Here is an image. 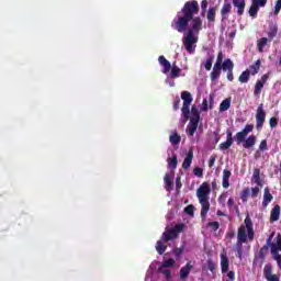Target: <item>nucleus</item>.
<instances>
[{"label": "nucleus", "instance_id": "1", "mask_svg": "<svg viewBox=\"0 0 281 281\" xmlns=\"http://www.w3.org/2000/svg\"><path fill=\"white\" fill-rule=\"evenodd\" d=\"M195 14H199V2L196 0L187 1L181 11L177 13V20L171 22V27L176 32L183 33L188 30L191 21V29L188 30L183 40L184 49L189 54H194L196 47L194 44L199 42V37L194 34H199L200 30H203V20L200 16H194Z\"/></svg>", "mask_w": 281, "mask_h": 281}, {"label": "nucleus", "instance_id": "2", "mask_svg": "<svg viewBox=\"0 0 281 281\" xmlns=\"http://www.w3.org/2000/svg\"><path fill=\"white\" fill-rule=\"evenodd\" d=\"M245 225H240L237 231V243L235 245L236 251H243V244L247 243V235L249 240H254V222L249 215L244 220Z\"/></svg>", "mask_w": 281, "mask_h": 281}, {"label": "nucleus", "instance_id": "3", "mask_svg": "<svg viewBox=\"0 0 281 281\" xmlns=\"http://www.w3.org/2000/svg\"><path fill=\"white\" fill-rule=\"evenodd\" d=\"M210 192H212V189L207 182H203L196 190V196L199 199V203L201 204L202 221L207 218V213L210 212Z\"/></svg>", "mask_w": 281, "mask_h": 281}, {"label": "nucleus", "instance_id": "4", "mask_svg": "<svg viewBox=\"0 0 281 281\" xmlns=\"http://www.w3.org/2000/svg\"><path fill=\"white\" fill-rule=\"evenodd\" d=\"M201 121V112L196 105H192L191 108V117L189 123V132L188 135L192 137L196 130L199 128V122Z\"/></svg>", "mask_w": 281, "mask_h": 281}, {"label": "nucleus", "instance_id": "5", "mask_svg": "<svg viewBox=\"0 0 281 281\" xmlns=\"http://www.w3.org/2000/svg\"><path fill=\"white\" fill-rule=\"evenodd\" d=\"M186 224H177L173 228L167 229L162 233L161 240L164 243H168L170 240H175V238H179V234L183 232Z\"/></svg>", "mask_w": 281, "mask_h": 281}, {"label": "nucleus", "instance_id": "6", "mask_svg": "<svg viewBox=\"0 0 281 281\" xmlns=\"http://www.w3.org/2000/svg\"><path fill=\"white\" fill-rule=\"evenodd\" d=\"M181 100H183L181 112H182L183 119L186 120V122H188V120H190V104H192V100H193L192 93H190L189 91H182Z\"/></svg>", "mask_w": 281, "mask_h": 281}, {"label": "nucleus", "instance_id": "7", "mask_svg": "<svg viewBox=\"0 0 281 281\" xmlns=\"http://www.w3.org/2000/svg\"><path fill=\"white\" fill-rule=\"evenodd\" d=\"M267 120V112H265V106L261 103L257 108V113H256V128L257 131H262V127L265 126V121Z\"/></svg>", "mask_w": 281, "mask_h": 281}, {"label": "nucleus", "instance_id": "8", "mask_svg": "<svg viewBox=\"0 0 281 281\" xmlns=\"http://www.w3.org/2000/svg\"><path fill=\"white\" fill-rule=\"evenodd\" d=\"M254 132V124H247L245 125V127L243 128L241 132H238L236 135H235V142L237 143V145L239 146V144L244 143L245 139H247V135L249 133H252Z\"/></svg>", "mask_w": 281, "mask_h": 281}, {"label": "nucleus", "instance_id": "9", "mask_svg": "<svg viewBox=\"0 0 281 281\" xmlns=\"http://www.w3.org/2000/svg\"><path fill=\"white\" fill-rule=\"evenodd\" d=\"M267 5V0H252V3L249 8V15L256 19L258 16V10Z\"/></svg>", "mask_w": 281, "mask_h": 281}, {"label": "nucleus", "instance_id": "10", "mask_svg": "<svg viewBox=\"0 0 281 281\" xmlns=\"http://www.w3.org/2000/svg\"><path fill=\"white\" fill-rule=\"evenodd\" d=\"M267 80H269V75H262L260 80H257L254 88V95L256 98L260 97V93H262V89H265V85H267Z\"/></svg>", "mask_w": 281, "mask_h": 281}, {"label": "nucleus", "instance_id": "11", "mask_svg": "<svg viewBox=\"0 0 281 281\" xmlns=\"http://www.w3.org/2000/svg\"><path fill=\"white\" fill-rule=\"evenodd\" d=\"M263 278L267 281H280V277H278V274H273V266H271V263H267L263 267Z\"/></svg>", "mask_w": 281, "mask_h": 281}, {"label": "nucleus", "instance_id": "12", "mask_svg": "<svg viewBox=\"0 0 281 281\" xmlns=\"http://www.w3.org/2000/svg\"><path fill=\"white\" fill-rule=\"evenodd\" d=\"M193 268L192 261L187 262V265L180 269V280H188Z\"/></svg>", "mask_w": 281, "mask_h": 281}, {"label": "nucleus", "instance_id": "13", "mask_svg": "<svg viewBox=\"0 0 281 281\" xmlns=\"http://www.w3.org/2000/svg\"><path fill=\"white\" fill-rule=\"evenodd\" d=\"M158 63L162 67V74H170V69H172V66L164 55H160L158 57Z\"/></svg>", "mask_w": 281, "mask_h": 281}, {"label": "nucleus", "instance_id": "14", "mask_svg": "<svg viewBox=\"0 0 281 281\" xmlns=\"http://www.w3.org/2000/svg\"><path fill=\"white\" fill-rule=\"evenodd\" d=\"M234 8H237V14L238 16H243L245 14V7L247 3L245 0H233Z\"/></svg>", "mask_w": 281, "mask_h": 281}, {"label": "nucleus", "instance_id": "15", "mask_svg": "<svg viewBox=\"0 0 281 281\" xmlns=\"http://www.w3.org/2000/svg\"><path fill=\"white\" fill-rule=\"evenodd\" d=\"M280 205L276 204L270 211V223H276L280 221Z\"/></svg>", "mask_w": 281, "mask_h": 281}, {"label": "nucleus", "instance_id": "16", "mask_svg": "<svg viewBox=\"0 0 281 281\" xmlns=\"http://www.w3.org/2000/svg\"><path fill=\"white\" fill-rule=\"evenodd\" d=\"M192 159H194V151L192 149H189V151L182 162L183 170H188V168H190V166H192Z\"/></svg>", "mask_w": 281, "mask_h": 281}, {"label": "nucleus", "instance_id": "17", "mask_svg": "<svg viewBox=\"0 0 281 281\" xmlns=\"http://www.w3.org/2000/svg\"><path fill=\"white\" fill-rule=\"evenodd\" d=\"M273 201V195L269 191V187H266L263 190V201H262V207H268L269 203Z\"/></svg>", "mask_w": 281, "mask_h": 281}, {"label": "nucleus", "instance_id": "18", "mask_svg": "<svg viewBox=\"0 0 281 281\" xmlns=\"http://www.w3.org/2000/svg\"><path fill=\"white\" fill-rule=\"evenodd\" d=\"M221 71H223V66H213V70L210 74V79L212 82H215V80H218V78H221Z\"/></svg>", "mask_w": 281, "mask_h": 281}, {"label": "nucleus", "instance_id": "19", "mask_svg": "<svg viewBox=\"0 0 281 281\" xmlns=\"http://www.w3.org/2000/svg\"><path fill=\"white\" fill-rule=\"evenodd\" d=\"M221 269L222 273H227L229 271V258H227V255L221 254Z\"/></svg>", "mask_w": 281, "mask_h": 281}, {"label": "nucleus", "instance_id": "20", "mask_svg": "<svg viewBox=\"0 0 281 281\" xmlns=\"http://www.w3.org/2000/svg\"><path fill=\"white\" fill-rule=\"evenodd\" d=\"M241 144L243 148H246V150H249V148H254V146H256V135H250L249 137L245 138Z\"/></svg>", "mask_w": 281, "mask_h": 281}, {"label": "nucleus", "instance_id": "21", "mask_svg": "<svg viewBox=\"0 0 281 281\" xmlns=\"http://www.w3.org/2000/svg\"><path fill=\"white\" fill-rule=\"evenodd\" d=\"M232 13V3L225 2L221 9L222 21H225Z\"/></svg>", "mask_w": 281, "mask_h": 281}, {"label": "nucleus", "instance_id": "22", "mask_svg": "<svg viewBox=\"0 0 281 281\" xmlns=\"http://www.w3.org/2000/svg\"><path fill=\"white\" fill-rule=\"evenodd\" d=\"M232 177V171L229 169H224L222 175V187L227 189L229 188V178Z\"/></svg>", "mask_w": 281, "mask_h": 281}, {"label": "nucleus", "instance_id": "23", "mask_svg": "<svg viewBox=\"0 0 281 281\" xmlns=\"http://www.w3.org/2000/svg\"><path fill=\"white\" fill-rule=\"evenodd\" d=\"M181 76V68H179V66H177V61H175L171 65V69H170V78L172 80L179 78Z\"/></svg>", "mask_w": 281, "mask_h": 281}, {"label": "nucleus", "instance_id": "24", "mask_svg": "<svg viewBox=\"0 0 281 281\" xmlns=\"http://www.w3.org/2000/svg\"><path fill=\"white\" fill-rule=\"evenodd\" d=\"M167 249H168V246H166V244H164L162 239H160L156 243V251H157V254H159V256H164V254H166Z\"/></svg>", "mask_w": 281, "mask_h": 281}, {"label": "nucleus", "instance_id": "25", "mask_svg": "<svg viewBox=\"0 0 281 281\" xmlns=\"http://www.w3.org/2000/svg\"><path fill=\"white\" fill-rule=\"evenodd\" d=\"M206 20L209 23H214L216 21V9L214 7L209 8L206 13Z\"/></svg>", "mask_w": 281, "mask_h": 281}, {"label": "nucleus", "instance_id": "26", "mask_svg": "<svg viewBox=\"0 0 281 281\" xmlns=\"http://www.w3.org/2000/svg\"><path fill=\"white\" fill-rule=\"evenodd\" d=\"M169 142L173 146L181 144V136L177 133V131L172 132V134L169 136Z\"/></svg>", "mask_w": 281, "mask_h": 281}, {"label": "nucleus", "instance_id": "27", "mask_svg": "<svg viewBox=\"0 0 281 281\" xmlns=\"http://www.w3.org/2000/svg\"><path fill=\"white\" fill-rule=\"evenodd\" d=\"M223 71H234V61L232 59H225L222 64Z\"/></svg>", "mask_w": 281, "mask_h": 281}, {"label": "nucleus", "instance_id": "28", "mask_svg": "<svg viewBox=\"0 0 281 281\" xmlns=\"http://www.w3.org/2000/svg\"><path fill=\"white\" fill-rule=\"evenodd\" d=\"M260 65H261L260 59H257L255 61V64L249 66V70L248 71H250L251 76H256V74H258L260 71Z\"/></svg>", "mask_w": 281, "mask_h": 281}, {"label": "nucleus", "instance_id": "29", "mask_svg": "<svg viewBox=\"0 0 281 281\" xmlns=\"http://www.w3.org/2000/svg\"><path fill=\"white\" fill-rule=\"evenodd\" d=\"M229 106H232V99L227 98L223 100L222 103L220 104V112L223 113L225 111H228Z\"/></svg>", "mask_w": 281, "mask_h": 281}, {"label": "nucleus", "instance_id": "30", "mask_svg": "<svg viewBox=\"0 0 281 281\" xmlns=\"http://www.w3.org/2000/svg\"><path fill=\"white\" fill-rule=\"evenodd\" d=\"M252 179H254L255 183H257V186H259V188H262V180L260 179V169L259 168L254 169Z\"/></svg>", "mask_w": 281, "mask_h": 281}, {"label": "nucleus", "instance_id": "31", "mask_svg": "<svg viewBox=\"0 0 281 281\" xmlns=\"http://www.w3.org/2000/svg\"><path fill=\"white\" fill-rule=\"evenodd\" d=\"M267 43H269V40L267 37H261L257 42V48H258V52H260V54H262V52H265V47H267Z\"/></svg>", "mask_w": 281, "mask_h": 281}, {"label": "nucleus", "instance_id": "32", "mask_svg": "<svg viewBox=\"0 0 281 281\" xmlns=\"http://www.w3.org/2000/svg\"><path fill=\"white\" fill-rule=\"evenodd\" d=\"M251 76V72L249 71V69L243 71L238 78L239 82L241 83H247L249 82V78Z\"/></svg>", "mask_w": 281, "mask_h": 281}, {"label": "nucleus", "instance_id": "33", "mask_svg": "<svg viewBox=\"0 0 281 281\" xmlns=\"http://www.w3.org/2000/svg\"><path fill=\"white\" fill-rule=\"evenodd\" d=\"M269 254V246L265 245L260 248L259 252H258V258L260 260H263L267 258V255Z\"/></svg>", "mask_w": 281, "mask_h": 281}, {"label": "nucleus", "instance_id": "34", "mask_svg": "<svg viewBox=\"0 0 281 281\" xmlns=\"http://www.w3.org/2000/svg\"><path fill=\"white\" fill-rule=\"evenodd\" d=\"M167 161L171 170H175L179 164V159L177 158V155H173L171 158H168Z\"/></svg>", "mask_w": 281, "mask_h": 281}, {"label": "nucleus", "instance_id": "35", "mask_svg": "<svg viewBox=\"0 0 281 281\" xmlns=\"http://www.w3.org/2000/svg\"><path fill=\"white\" fill-rule=\"evenodd\" d=\"M164 181H165L166 190L169 191L172 188V176H170L169 173H166L164 177Z\"/></svg>", "mask_w": 281, "mask_h": 281}, {"label": "nucleus", "instance_id": "36", "mask_svg": "<svg viewBox=\"0 0 281 281\" xmlns=\"http://www.w3.org/2000/svg\"><path fill=\"white\" fill-rule=\"evenodd\" d=\"M273 247H274L276 251H281V235L280 234L277 235V244H271V250H273Z\"/></svg>", "mask_w": 281, "mask_h": 281}, {"label": "nucleus", "instance_id": "37", "mask_svg": "<svg viewBox=\"0 0 281 281\" xmlns=\"http://www.w3.org/2000/svg\"><path fill=\"white\" fill-rule=\"evenodd\" d=\"M278 251L279 250H276V247H273L271 250V254H272L273 260H276L278 265H281V255Z\"/></svg>", "mask_w": 281, "mask_h": 281}, {"label": "nucleus", "instance_id": "38", "mask_svg": "<svg viewBox=\"0 0 281 281\" xmlns=\"http://www.w3.org/2000/svg\"><path fill=\"white\" fill-rule=\"evenodd\" d=\"M161 267H162V269H168L170 267H175V259L169 258L168 260L162 261Z\"/></svg>", "mask_w": 281, "mask_h": 281}, {"label": "nucleus", "instance_id": "39", "mask_svg": "<svg viewBox=\"0 0 281 281\" xmlns=\"http://www.w3.org/2000/svg\"><path fill=\"white\" fill-rule=\"evenodd\" d=\"M206 227H211L213 232H218V228L221 227V224L218 222H209L206 224Z\"/></svg>", "mask_w": 281, "mask_h": 281}, {"label": "nucleus", "instance_id": "40", "mask_svg": "<svg viewBox=\"0 0 281 281\" xmlns=\"http://www.w3.org/2000/svg\"><path fill=\"white\" fill-rule=\"evenodd\" d=\"M206 265H207V269H209V271H211V273H214V271H216V263H214V261L212 259H207Z\"/></svg>", "mask_w": 281, "mask_h": 281}, {"label": "nucleus", "instance_id": "41", "mask_svg": "<svg viewBox=\"0 0 281 281\" xmlns=\"http://www.w3.org/2000/svg\"><path fill=\"white\" fill-rule=\"evenodd\" d=\"M232 142L226 140L220 144V150H227L228 148H232Z\"/></svg>", "mask_w": 281, "mask_h": 281}, {"label": "nucleus", "instance_id": "42", "mask_svg": "<svg viewBox=\"0 0 281 281\" xmlns=\"http://www.w3.org/2000/svg\"><path fill=\"white\" fill-rule=\"evenodd\" d=\"M214 63V57H210L206 59L205 64H204V68L206 69V71H211L212 70V64Z\"/></svg>", "mask_w": 281, "mask_h": 281}, {"label": "nucleus", "instance_id": "43", "mask_svg": "<svg viewBox=\"0 0 281 281\" xmlns=\"http://www.w3.org/2000/svg\"><path fill=\"white\" fill-rule=\"evenodd\" d=\"M158 271L160 273H162V276H165L167 278V280H170V278L172 277V271H170L168 269L159 268Z\"/></svg>", "mask_w": 281, "mask_h": 281}, {"label": "nucleus", "instance_id": "44", "mask_svg": "<svg viewBox=\"0 0 281 281\" xmlns=\"http://www.w3.org/2000/svg\"><path fill=\"white\" fill-rule=\"evenodd\" d=\"M248 196H249V188L241 191L240 199H241L243 203H247Z\"/></svg>", "mask_w": 281, "mask_h": 281}, {"label": "nucleus", "instance_id": "45", "mask_svg": "<svg viewBox=\"0 0 281 281\" xmlns=\"http://www.w3.org/2000/svg\"><path fill=\"white\" fill-rule=\"evenodd\" d=\"M223 52H220L218 54H217V58H216V61H215V66H217V67H223Z\"/></svg>", "mask_w": 281, "mask_h": 281}, {"label": "nucleus", "instance_id": "46", "mask_svg": "<svg viewBox=\"0 0 281 281\" xmlns=\"http://www.w3.org/2000/svg\"><path fill=\"white\" fill-rule=\"evenodd\" d=\"M278 36V29L277 27H272L269 32H268V38H270V41H273V37Z\"/></svg>", "mask_w": 281, "mask_h": 281}, {"label": "nucleus", "instance_id": "47", "mask_svg": "<svg viewBox=\"0 0 281 281\" xmlns=\"http://www.w3.org/2000/svg\"><path fill=\"white\" fill-rule=\"evenodd\" d=\"M186 214H189V216H194V205L190 204L187 207H184Z\"/></svg>", "mask_w": 281, "mask_h": 281}, {"label": "nucleus", "instance_id": "48", "mask_svg": "<svg viewBox=\"0 0 281 281\" xmlns=\"http://www.w3.org/2000/svg\"><path fill=\"white\" fill-rule=\"evenodd\" d=\"M193 175H194L195 177H199V178L203 177V168H201V167H195V168L193 169Z\"/></svg>", "mask_w": 281, "mask_h": 281}, {"label": "nucleus", "instance_id": "49", "mask_svg": "<svg viewBox=\"0 0 281 281\" xmlns=\"http://www.w3.org/2000/svg\"><path fill=\"white\" fill-rule=\"evenodd\" d=\"M259 150L261 153H265V150H269V147L267 146V139H263V140L260 142Z\"/></svg>", "mask_w": 281, "mask_h": 281}, {"label": "nucleus", "instance_id": "50", "mask_svg": "<svg viewBox=\"0 0 281 281\" xmlns=\"http://www.w3.org/2000/svg\"><path fill=\"white\" fill-rule=\"evenodd\" d=\"M181 105V99L176 97L173 100V111H179V106Z\"/></svg>", "mask_w": 281, "mask_h": 281}, {"label": "nucleus", "instance_id": "51", "mask_svg": "<svg viewBox=\"0 0 281 281\" xmlns=\"http://www.w3.org/2000/svg\"><path fill=\"white\" fill-rule=\"evenodd\" d=\"M270 128H276L278 126V117L272 116L269 120Z\"/></svg>", "mask_w": 281, "mask_h": 281}, {"label": "nucleus", "instance_id": "52", "mask_svg": "<svg viewBox=\"0 0 281 281\" xmlns=\"http://www.w3.org/2000/svg\"><path fill=\"white\" fill-rule=\"evenodd\" d=\"M281 10V0H278L276 5H274V15L278 16L280 14Z\"/></svg>", "mask_w": 281, "mask_h": 281}, {"label": "nucleus", "instance_id": "53", "mask_svg": "<svg viewBox=\"0 0 281 281\" xmlns=\"http://www.w3.org/2000/svg\"><path fill=\"white\" fill-rule=\"evenodd\" d=\"M227 200V194L225 193H222L220 196H218V203L223 206H225V201Z\"/></svg>", "mask_w": 281, "mask_h": 281}, {"label": "nucleus", "instance_id": "54", "mask_svg": "<svg viewBox=\"0 0 281 281\" xmlns=\"http://www.w3.org/2000/svg\"><path fill=\"white\" fill-rule=\"evenodd\" d=\"M259 192H260V188H258V187L252 188L251 189L252 199H256V196H258Z\"/></svg>", "mask_w": 281, "mask_h": 281}, {"label": "nucleus", "instance_id": "55", "mask_svg": "<svg viewBox=\"0 0 281 281\" xmlns=\"http://www.w3.org/2000/svg\"><path fill=\"white\" fill-rule=\"evenodd\" d=\"M214 164H216V156H211L209 159V168H214Z\"/></svg>", "mask_w": 281, "mask_h": 281}, {"label": "nucleus", "instance_id": "56", "mask_svg": "<svg viewBox=\"0 0 281 281\" xmlns=\"http://www.w3.org/2000/svg\"><path fill=\"white\" fill-rule=\"evenodd\" d=\"M226 78L229 80V82H234V70H227Z\"/></svg>", "mask_w": 281, "mask_h": 281}, {"label": "nucleus", "instance_id": "57", "mask_svg": "<svg viewBox=\"0 0 281 281\" xmlns=\"http://www.w3.org/2000/svg\"><path fill=\"white\" fill-rule=\"evenodd\" d=\"M226 142H231L234 144V137L232 135V131L229 130L226 132Z\"/></svg>", "mask_w": 281, "mask_h": 281}, {"label": "nucleus", "instance_id": "58", "mask_svg": "<svg viewBox=\"0 0 281 281\" xmlns=\"http://www.w3.org/2000/svg\"><path fill=\"white\" fill-rule=\"evenodd\" d=\"M201 10L202 12H207V0H202Z\"/></svg>", "mask_w": 281, "mask_h": 281}, {"label": "nucleus", "instance_id": "59", "mask_svg": "<svg viewBox=\"0 0 281 281\" xmlns=\"http://www.w3.org/2000/svg\"><path fill=\"white\" fill-rule=\"evenodd\" d=\"M181 254H183V249L182 248L173 249V255L176 256V258H179V256H181Z\"/></svg>", "mask_w": 281, "mask_h": 281}, {"label": "nucleus", "instance_id": "60", "mask_svg": "<svg viewBox=\"0 0 281 281\" xmlns=\"http://www.w3.org/2000/svg\"><path fill=\"white\" fill-rule=\"evenodd\" d=\"M227 278H228V280H231V281L236 280V272H234V271H228Z\"/></svg>", "mask_w": 281, "mask_h": 281}, {"label": "nucleus", "instance_id": "61", "mask_svg": "<svg viewBox=\"0 0 281 281\" xmlns=\"http://www.w3.org/2000/svg\"><path fill=\"white\" fill-rule=\"evenodd\" d=\"M201 111L203 112L207 111V99H203Z\"/></svg>", "mask_w": 281, "mask_h": 281}, {"label": "nucleus", "instance_id": "62", "mask_svg": "<svg viewBox=\"0 0 281 281\" xmlns=\"http://www.w3.org/2000/svg\"><path fill=\"white\" fill-rule=\"evenodd\" d=\"M176 188H177V190H179L181 188V178L180 177L176 178Z\"/></svg>", "mask_w": 281, "mask_h": 281}, {"label": "nucleus", "instance_id": "63", "mask_svg": "<svg viewBox=\"0 0 281 281\" xmlns=\"http://www.w3.org/2000/svg\"><path fill=\"white\" fill-rule=\"evenodd\" d=\"M233 205H235L234 198H229L227 201V206L232 209Z\"/></svg>", "mask_w": 281, "mask_h": 281}, {"label": "nucleus", "instance_id": "64", "mask_svg": "<svg viewBox=\"0 0 281 281\" xmlns=\"http://www.w3.org/2000/svg\"><path fill=\"white\" fill-rule=\"evenodd\" d=\"M272 239H273V234L268 237L267 244H266L267 247H269V246L271 247V245H272V244H271V240H272Z\"/></svg>", "mask_w": 281, "mask_h": 281}]
</instances>
